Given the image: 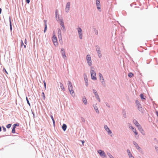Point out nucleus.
I'll list each match as a JSON object with an SVG mask.
<instances>
[{"label": "nucleus", "mask_w": 158, "mask_h": 158, "mask_svg": "<svg viewBox=\"0 0 158 158\" xmlns=\"http://www.w3.org/2000/svg\"><path fill=\"white\" fill-rule=\"evenodd\" d=\"M91 73V76L92 79L96 80H97V78L96 77V73L93 70H91L90 71Z\"/></svg>", "instance_id": "1"}, {"label": "nucleus", "mask_w": 158, "mask_h": 158, "mask_svg": "<svg viewBox=\"0 0 158 158\" xmlns=\"http://www.w3.org/2000/svg\"><path fill=\"white\" fill-rule=\"evenodd\" d=\"M86 60L88 64L90 66L92 65V63L91 62V59L90 55L89 54L87 55L86 56Z\"/></svg>", "instance_id": "2"}, {"label": "nucleus", "mask_w": 158, "mask_h": 158, "mask_svg": "<svg viewBox=\"0 0 158 158\" xmlns=\"http://www.w3.org/2000/svg\"><path fill=\"white\" fill-rule=\"evenodd\" d=\"M77 29L79 37L80 39H81L82 38V30L80 27H78Z\"/></svg>", "instance_id": "3"}, {"label": "nucleus", "mask_w": 158, "mask_h": 158, "mask_svg": "<svg viewBox=\"0 0 158 158\" xmlns=\"http://www.w3.org/2000/svg\"><path fill=\"white\" fill-rule=\"evenodd\" d=\"M93 91L94 94L95 95V97L97 99L98 101L99 102H100L101 100L99 98V97L98 95V93L97 92L96 90L95 89H93Z\"/></svg>", "instance_id": "4"}, {"label": "nucleus", "mask_w": 158, "mask_h": 158, "mask_svg": "<svg viewBox=\"0 0 158 158\" xmlns=\"http://www.w3.org/2000/svg\"><path fill=\"white\" fill-rule=\"evenodd\" d=\"M60 25L63 28H61L62 30L64 31H65L66 29L64 25V23L63 19H60Z\"/></svg>", "instance_id": "5"}, {"label": "nucleus", "mask_w": 158, "mask_h": 158, "mask_svg": "<svg viewBox=\"0 0 158 158\" xmlns=\"http://www.w3.org/2000/svg\"><path fill=\"white\" fill-rule=\"evenodd\" d=\"M98 152L101 156L104 157H106V155L103 151L101 150H98Z\"/></svg>", "instance_id": "6"}, {"label": "nucleus", "mask_w": 158, "mask_h": 158, "mask_svg": "<svg viewBox=\"0 0 158 158\" xmlns=\"http://www.w3.org/2000/svg\"><path fill=\"white\" fill-rule=\"evenodd\" d=\"M52 41L55 46L58 45V42L57 37H52Z\"/></svg>", "instance_id": "7"}, {"label": "nucleus", "mask_w": 158, "mask_h": 158, "mask_svg": "<svg viewBox=\"0 0 158 158\" xmlns=\"http://www.w3.org/2000/svg\"><path fill=\"white\" fill-rule=\"evenodd\" d=\"M138 110L142 113H143L144 111V110L142 107L141 104L137 106Z\"/></svg>", "instance_id": "8"}, {"label": "nucleus", "mask_w": 158, "mask_h": 158, "mask_svg": "<svg viewBox=\"0 0 158 158\" xmlns=\"http://www.w3.org/2000/svg\"><path fill=\"white\" fill-rule=\"evenodd\" d=\"M70 2H69L67 3L66 4V8L65 9L66 12L68 13L69 12L70 9Z\"/></svg>", "instance_id": "9"}, {"label": "nucleus", "mask_w": 158, "mask_h": 158, "mask_svg": "<svg viewBox=\"0 0 158 158\" xmlns=\"http://www.w3.org/2000/svg\"><path fill=\"white\" fill-rule=\"evenodd\" d=\"M58 36L59 39V41L61 40L62 41V38L61 37V31L60 29H58Z\"/></svg>", "instance_id": "10"}, {"label": "nucleus", "mask_w": 158, "mask_h": 158, "mask_svg": "<svg viewBox=\"0 0 158 158\" xmlns=\"http://www.w3.org/2000/svg\"><path fill=\"white\" fill-rule=\"evenodd\" d=\"M139 131L140 132L141 134L143 135H145V132L143 129L142 128V127L140 126H139L138 127H137Z\"/></svg>", "instance_id": "11"}, {"label": "nucleus", "mask_w": 158, "mask_h": 158, "mask_svg": "<svg viewBox=\"0 0 158 158\" xmlns=\"http://www.w3.org/2000/svg\"><path fill=\"white\" fill-rule=\"evenodd\" d=\"M104 128L105 130L108 132L109 134H110L112 133V131L108 128V127L106 125L104 126Z\"/></svg>", "instance_id": "12"}, {"label": "nucleus", "mask_w": 158, "mask_h": 158, "mask_svg": "<svg viewBox=\"0 0 158 158\" xmlns=\"http://www.w3.org/2000/svg\"><path fill=\"white\" fill-rule=\"evenodd\" d=\"M61 54L62 55V56L64 59H65V58L66 57L65 52L64 49V48L61 49Z\"/></svg>", "instance_id": "13"}, {"label": "nucleus", "mask_w": 158, "mask_h": 158, "mask_svg": "<svg viewBox=\"0 0 158 158\" xmlns=\"http://www.w3.org/2000/svg\"><path fill=\"white\" fill-rule=\"evenodd\" d=\"M69 90L71 94L73 95L74 92L72 86L69 87Z\"/></svg>", "instance_id": "14"}, {"label": "nucleus", "mask_w": 158, "mask_h": 158, "mask_svg": "<svg viewBox=\"0 0 158 158\" xmlns=\"http://www.w3.org/2000/svg\"><path fill=\"white\" fill-rule=\"evenodd\" d=\"M133 143L135 146L136 148L139 151L140 149H141V148H140V147L139 146L138 144L137 143H136L135 142L133 141Z\"/></svg>", "instance_id": "15"}, {"label": "nucleus", "mask_w": 158, "mask_h": 158, "mask_svg": "<svg viewBox=\"0 0 158 158\" xmlns=\"http://www.w3.org/2000/svg\"><path fill=\"white\" fill-rule=\"evenodd\" d=\"M129 128H131L132 130V131L134 133L135 135H138V132L136 131V129L135 128H134L132 126H130Z\"/></svg>", "instance_id": "16"}, {"label": "nucleus", "mask_w": 158, "mask_h": 158, "mask_svg": "<svg viewBox=\"0 0 158 158\" xmlns=\"http://www.w3.org/2000/svg\"><path fill=\"white\" fill-rule=\"evenodd\" d=\"M99 77L100 78V79L101 80V81L102 83L103 84V82L104 81V79L103 78V76L102 74L101 73H99Z\"/></svg>", "instance_id": "17"}, {"label": "nucleus", "mask_w": 158, "mask_h": 158, "mask_svg": "<svg viewBox=\"0 0 158 158\" xmlns=\"http://www.w3.org/2000/svg\"><path fill=\"white\" fill-rule=\"evenodd\" d=\"M133 122L135 125L137 127H138L139 126H140V125L139 124L138 121L135 119L133 120Z\"/></svg>", "instance_id": "18"}, {"label": "nucleus", "mask_w": 158, "mask_h": 158, "mask_svg": "<svg viewBox=\"0 0 158 158\" xmlns=\"http://www.w3.org/2000/svg\"><path fill=\"white\" fill-rule=\"evenodd\" d=\"M62 129L64 131H65L67 129V125L64 123H63L62 127Z\"/></svg>", "instance_id": "19"}, {"label": "nucleus", "mask_w": 158, "mask_h": 158, "mask_svg": "<svg viewBox=\"0 0 158 158\" xmlns=\"http://www.w3.org/2000/svg\"><path fill=\"white\" fill-rule=\"evenodd\" d=\"M9 22H10V31H11L12 29V23H11V22L10 16L9 17Z\"/></svg>", "instance_id": "20"}, {"label": "nucleus", "mask_w": 158, "mask_h": 158, "mask_svg": "<svg viewBox=\"0 0 158 158\" xmlns=\"http://www.w3.org/2000/svg\"><path fill=\"white\" fill-rule=\"evenodd\" d=\"M82 102L85 105L87 103V100L85 97L84 96L82 99Z\"/></svg>", "instance_id": "21"}, {"label": "nucleus", "mask_w": 158, "mask_h": 158, "mask_svg": "<svg viewBox=\"0 0 158 158\" xmlns=\"http://www.w3.org/2000/svg\"><path fill=\"white\" fill-rule=\"evenodd\" d=\"M60 87L61 89L64 91L65 90V89L64 86L63 84L60 82Z\"/></svg>", "instance_id": "22"}, {"label": "nucleus", "mask_w": 158, "mask_h": 158, "mask_svg": "<svg viewBox=\"0 0 158 158\" xmlns=\"http://www.w3.org/2000/svg\"><path fill=\"white\" fill-rule=\"evenodd\" d=\"M140 97L142 101L146 100V98L144 97V96L143 94H141L140 95Z\"/></svg>", "instance_id": "23"}, {"label": "nucleus", "mask_w": 158, "mask_h": 158, "mask_svg": "<svg viewBox=\"0 0 158 158\" xmlns=\"http://www.w3.org/2000/svg\"><path fill=\"white\" fill-rule=\"evenodd\" d=\"M96 51L97 52L98 57L99 58H101L102 56V55L101 54V51Z\"/></svg>", "instance_id": "24"}, {"label": "nucleus", "mask_w": 158, "mask_h": 158, "mask_svg": "<svg viewBox=\"0 0 158 158\" xmlns=\"http://www.w3.org/2000/svg\"><path fill=\"white\" fill-rule=\"evenodd\" d=\"M94 106V108L96 111V112L98 114L99 113V111L98 110V109L97 107L96 106Z\"/></svg>", "instance_id": "25"}, {"label": "nucleus", "mask_w": 158, "mask_h": 158, "mask_svg": "<svg viewBox=\"0 0 158 158\" xmlns=\"http://www.w3.org/2000/svg\"><path fill=\"white\" fill-rule=\"evenodd\" d=\"M96 6H101L100 0H96Z\"/></svg>", "instance_id": "26"}, {"label": "nucleus", "mask_w": 158, "mask_h": 158, "mask_svg": "<svg viewBox=\"0 0 158 158\" xmlns=\"http://www.w3.org/2000/svg\"><path fill=\"white\" fill-rule=\"evenodd\" d=\"M128 76L129 77L131 78L134 76V74L131 72H130L128 73Z\"/></svg>", "instance_id": "27"}, {"label": "nucleus", "mask_w": 158, "mask_h": 158, "mask_svg": "<svg viewBox=\"0 0 158 158\" xmlns=\"http://www.w3.org/2000/svg\"><path fill=\"white\" fill-rule=\"evenodd\" d=\"M19 123H15L12 126V127L14 128L15 129L16 127L19 126Z\"/></svg>", "instance_id": "28"}, {"label": "nucleus", "mask_w": 158, "mask_h": 158, "mask_svg": "<svg viewBox=\"0 0 158 158\" xmlns=\"http://www.w3.org/2000/svg\"><path fill=\"white\" fill-rule=\"evenodd\" d=\"M55 15H56V18H57V16L58 17V19H59V15L58 14V10H56L55 11Z\"/></svg>", "instance_id": "29"}, {"label": "nucleus", "mask_w": 158, "mask_h": 158, "mask_svg": "<svg viewBox=\"0 0 158 158\" xmlns=\"http://www.w3.org/2000/svg\"><path fill=\"white\" fill-rule=\"evenodd\" d=\"M127 153L128 154V155L129 156V157L130 156H131V155H132L131 153V152L129 149L127 150Z\"/></svg>", "instance_id": "30"}, {"label": "nucleus", "mask_w": 158, "mask_h": 158, "mask_svg": "<svg viewBox=\"0 0 158 158\" xmlns=\"http://www.w3.org/2000/svg\"><path fill=\"white\" fill-rule=\"evenodd\" d=\"M135 103L136 104V106L140 105V102L138 100H136L135 101Z\"/></svg>", "instance_id": "31"}, {"label": "nucleus", "mask_w": 158, "mask_h": 158, "mask_svg": "<svg viewBox=\"0 0 158 158\" xmlns=\"http://www.w3.org/2000/svg\"><path fill=\"white\" fill-rule=\"evenodd\" d=\"M123 117H124V118H126L127 117V116H126V112L124 110H123Z\"/></svg>", "instance_id": "32"}, {"label": "nucleus", "mask_w": 158, "mask_h": 158, "mask_svg": "<svg viewBox=\"0 0 158 158\" xmlns=\"http://www.w3.org/2000/svg\"><path fill=\"white\" fill-rule=\"evenodd\" d=\"M44 33H45L47 30V25H44Z\"/></svg>", "instance_id": "33"}, {"label": "nucleus", "mask_w": 158, "mask_h": 158, "mask_svg": "<svg viewBox=\"0 0 158 158\" xmlns=\"http://www.w3.org/2000/svg\"><path fill=\"white\" fill-rule=\"evenodd\" d=\"M85 85L87 87L88 86V79H86L85 80Z\"/></svg>", "instance_id": "34"}, {"label": "nucleus", "mask_w": 158, "mask_h": 158, "mask_svg": "<svg viewBox=\"0 0 158 158\" xmlns=\"http://www.w3.org/2000/svg\"><path fill=\"white\" fill-rule=\"evenodd\" d=\"M11 124L10 123L7 125L6 127L7 128L9 129L11 127Z\"/></svg>", "instance_id": "35"}, {"label": "nucleus", "mask_w": 158, "mask_h": 158, "mask_svg": "<svg viewBox=\"0 0 158 158\" xmlns=\"http://www.w3.org/2000/svg\"><path fill=\"white\" fill-rule=\"evenodd\" d=\"M108 156L110 157V158H114L112 155L110 153H107Z\"/></svg>", "instance_id": "36"}, {"label": "nucleus", "mask_w": 158, "mask_h": 158, "mask_svg": "<svg viewBox=\"0 0 158 158\" xmlns=\"http://www.w3.org/2000/svg\"><path fill=\"white\" fill-rule=\"evenodd\" d=\"M41 96H42V97L43 98V99L44 100L45 99V96L44 93V92H43L42 93Z\"/></svg>", "instance_id": "37"}, {"label": "nucleus", "mask_w": 158, "mask_h": 158, "mask_svg": "<svg viewBox=\"0 0 158 158\" xmlns=\"http://www.w3.org/2000/svg\"><path fill=\"white\" fill-rule=\"evenodd\" d=\"M26 101H27V103L28 104L29 106H30L31 105H30V103L28 100V99L27 98V97H26Z\"/></svg>", "instance_id": "38"}, {"label": "nucleus", "mask_w": 158, "mask_h": 158, "mask_svg": "<svg viewBox=\"0 0 158 158\" xmlns=\"http://www.w3.org/2000/svg\"><path fill=\"white\" fill-rule=\"evenodd\" d=\"M12 130L11 132L13 134L15 133V129L13 127H12Z\"/></svg>", "instance_id": "39"}, {"label": "nucleus", "mask_w": 158, "mask_h": 158, "mask_svg": "<svg viewBox=\"0 0 158 158\" xmlns=\"http://www.w3.org/2000/svg\"><path fill=\"white\" fill-rule=\"evenodd\" d=\"M68 87L69 86H72V83L70 81H68Z\"/></svg>", "instance_id": "40"}, {"label": "nucleus", "mask_w": 158, "mask_h": 158, "mask_svg": "<svg viewBox=\"0 0 158 158\" xmlns=\"http://www.w3.org/2000/svg\"><path fill=\"white\" fill-rule=\"evenodd\" d=\"M84 80H85L86 79H88V78L87 77V75H86V74L85 73H84Z\"/></svg>", "instance_id": "41"}, {"label": "nucleus", "mask_w": 158, "mask_h": 158, "mask_svg": "<svg viewBox=\"0 0 158 158\" xmlns=\"http://www.w3.org/2000/svg\"><path fill=\"white\" fill-rule=\"evenodd\" d=\"M84 80H85L86 79H88V78L87 77V75H86V74L85 73H84Z\"/></svg>", "instance_id": "42"}, {"label": "nucleus", "mask_w": 158, "mask_h": 158, "mask_svg": "<svg viewBox=\"0 0 158 158\" xmlns=\"http://www.w3.org/2000/svg\"><path fill=\"white\" fill-rule=\"evenodd\" d=\"M81 119L82 121L83 122L85 123V120L83 117H81Z\"/></svg>", "instance_id": "43"}, {"label": "nucleus", "mask_w": 158, "mask_h": 158, "mask_svg": "<svg viewBox=\"0 0 158 158\" xmlns=\"http://www.w3.org/2000/svg\"><path fill=\"white\" fill-rule=\"evenodd\" d=\"M3 72H5V73L7 74H8V72H7V71H6V69L5 68H3Z\"/></svg>", "instance_id": "44"}, {"label": "nucleus", "mask_w": 158, "mask_h": 158, "mask_svg": "<svg viewBox=\"0 0 158 158\" xmlns=\"http://www.w3.org/2000/svg\"><path fill=\"white\" fill-rule=\"evenodd\" d=\"M105 104L109 108H110V105L107 102H105Z\"/></svg>", "instance_id": "45"}, {"label": "nucleus", "mask_w": 158, "mask_h": 158, "mask_svg": "<svg viewBox=\"0 0 158 158\" xmlns=\"http://www.w3.org/2000/svg\"><path fill=\"white\" fill-rule=\"evenodd\" d=\"M43 82L44 84V85L45 88V89H46V83L45 81H43Z\"/></svg>", "instance_id": "46"}, {"label": "nucleus", "mask_w": 158, "mask_h": 158, "mask_svg": "<svg viewBox=\"0 0 158 158\" xmlns=\"http://www.w3.org/2000/svg\"><path fill=\"white\" fill-rule=\"evenodd\" d=\"M97 6V9L99 10L100 11H101V10H101V7H100V6Z\"/></svg>", "instance_id": "47"}, {"label": "nucleus", "mask_w": 158, "mask_h": 158, "mask_svg": "<svg viewBox=\"0 0 158 158\" xmlns=\"http://www.w3.org/2000/svg\"><path fill=\"white\" fill-rule=\"evenodd\" d=\"M2 128H3V131L4 132H5L6 131V128L4 127V126H2Z\"/></svg>", "instance_id": "48"}, {"label": "nucleus", "mask_w": 158, "mask_h": 158, "mask_svg": "<svg viewBox=\"0 0 158 158\" xmlns=\"http://www.w3.org/2000/svg\"><path fill=\"white\" fill-rule=\"evenodd\" d=\"M21 46L22 47L24 45L23 43V41L22 40H21Z\"/></svg>", "instance_id": "49"}, {"label": "nucleus", "mask_w": 158, "mask_h": 158, "mask_svg": "<svg viewBox=\"0 0 158 158\" xmlns=\"http://www.w3.org/2000/svg\"><path fill=\"white\" fill-rule=\"evenodd\" d=\"M94 31H95V34L96 35H98V31L97 30H96L95 29Z\"/></svg>", "instance_id": "50"}, {"label": "nucleus", "mask_w": 158, "mask_h": 158, "mask_svg": "<svg viewBox=\"0 0 158 158\" xmlns=\"http://www.w3.org/2000/svg\"><path fill=\"white\" fill-rule=\"evenodd\" d=\"M101 51L100 48V47H98V48H96V51Z\"/></svg>", "instance_id": "51"}, {"label": "nucleus", "mask_w": 158, "mask_h": 158, "mask_svg": "<svg viewBox=\"0 0 158 158\" xmlns=\"http://www.w3.org/2000/svg\"><path fill=\"white\" fill-rule=\"evenodd\" d=\"M47 20H44V25H47Z\"/></svg>", "instance_id": "52"}, {"label": "nucleus", "mask_w": 158, "mask_h": 158, "mask_svg": "<svg viewBox=\"0 0 158 158\" xmlns=\"http://www.w3.org/2000/svg\"><path fill=\"white\" fill-rule=\"evenodd\" d=\"M50 117H51V118L52 119V121L54 120L53 117V116L52 115H51Z\"/></svg>", "instance_id": "53"}, {"label": "nucleus", "mask_w": 158, "mask_h": 158, "mask_svg": "<svg viewBox=\"0 0 158 158\" xmlns=\"http://www.w3.org/2000/svg\"><path fill=\"white\" fill-rule=\"evenodd\" d=\"M26 2L27 4H29L30 2V0H26Z\"/></svg>", "instance_id": "54"}, {"label": "nucleus", "mask_w": 158, "mask_h": 158, "mask_svg": "<svg viewBox=\"0 0 158 158\" xmlns=\"http://www.w3.org/2000/svg\"><path fill=\"white\" fill-rule=\"evenodd\" d=\"M32 114H33V117L34 118H35V113L33 112L32 111Z\"/></svg>", "instance_id": "55"}, {"label": "nucleus", "mask_w": 158, "mask_h": 158, "mask_svg": "<svg viewBox=\"0 0 158 158\" xmlns=\"http://www.w3.org/2000/svg\"><path fill=\"white\" fill-rule=\"evenodd\" d=\"M52 35H53L52 37H56V36L55 35V32L54 31H53Z\"/></svg>", "instance_id": "56"}, {"label": "nucleus", "mask_w": 158, "mask_h": 158, "mask_svg": "<svg viewBox=\"0 0 158 158\" xmlns=\"http://www.w3.org/2000/svg\"><path fill=\"white\" fill-rule=\"evenodd\" d=\"M83 145H84V143H85V141L84 140H81Z\"/></svg>", "instance_id": "57"}, {"label": "nucleus", "mask_w": 158, "mask_h": 158, "mask_svg": "<svg viewBox=\"0 0 158 158\" xmlns=\"http://www.w3.org/2000/svg\"><path fill=\"white\" fill-rule=\"evenodd\" d=\"M25 42V44L27 45V41L26 39H25V42Z\"/></svg>", "instance_id": "58"}, {"label": "nucleus", "mask_w": 158, "mask_h": 158, "mask_svg": "<svg viewBox=\"0 0 158 158\" xmlns=\"http://www.w3.org/2000/svg\"><path fill=\"white\" fill-rule=\"evenodd\" d=\"M155 148L156 150H157V149H158V147L157 146L155 147Z\"/></svg>", "instance_id": "59"}, {"label": "nucleus", "mask_w": 158, "mask_h": 158, "mask_svg": "<svg viewBox=\"0 0 158 158\" xmlns=\"http://www.w3.org/2000/svg\"><path fill=\"white\" fill-rule=\"evenodd\" d=\"M130 158H134V156L131 155V156H129Z\"/></svg>", "instance_id": "60"}, {"label": "nucleus", "mask_w": 158, "mask_h": 158, "mask_svg": "<svg viewBox=\"0 0 158 158\" xmlns=\"http://www.w3.org/2000/svg\"><path fill=\"white\" fill-rule=\"evenodd\" d=\"M2 11V9L1 8H0V14L1 13Z\"/></svg>", "instance_id": "61"}, {"label": "nucleus", "mask_w": 158, "mask_h": 158, "mask_svg": "<svg viewBox=\"0 0 158 158\" xmlns=\"http://www.w3.org/2000/svg\"><path fill=\"white\" fill-rule=\"evenodd\" d=\"M95 47L96 48H98V47H99V46L98 45H96L95 46Z\"/></svg>", "instance_id": "62"}, {"label": "nucleus", "mask_w": 158, "mask_h": 158, "mask_svg": "<svg viewBox=\"0 0 158 158\" xmlns=\"http://www.w3.org/2000/svg\"><path fill=\"white\" fill-rule=\"evenodd\" d=\"M53 124L55 123V120L52 121Z\"/></svg>", "instance_id": "63"}, {"label": "nucleus", "mask_w": 158, "mask_h": 158, "mask_svg": "<svg viewBox=\"0 0 158 158\" xmlns=\"http://www.w3.org/2000/svg\"><path fill=\"white\" fill-rule=\"evenodd\" d=\"M24 46V47L25 48H26V45H23Z\"/></svg>", "instance_id": "64"}]
</instances>
